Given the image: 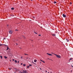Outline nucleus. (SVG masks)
Masks as SVG:
<instances>
[{
    "mask_svg": "<svg viewBox=\"0 0 73 73\" xmlns=\"http://www.w3.org/2000/svg\"><path fill=\"white\" fill-rule=\"evenodd\" d=\"M54 54L55 55V56H56V57H57V58H61V56H60V55H58L56 54Z\"/></svg>",
    "mask_w": 73,
    "mask_h": 73,
    "instance_id": "nucleus-1",
    "label": "nucleus"
},
{
    "mask_svg": "<svg viewBox=\"0 0 73 73\" xmlns=\"http://www.w3.org/2000/svg\"><path fill=\"white\" fill-rule=\"evenodd\" d=\"M9 32L10 34H12V33H13L12 31H11V30H10Z\"/></svg>",
    "mask_w": 73,
    "mask_h": 73,
    "instance_id": "nucleus-2",
    "label": "nucleus"
},
{
    "mask_svg": "<svg viewBox=\"0 0 73 73\" xmlns=\"http://www.w3.org/2000/svg\"><path fill=\"white\" fill-rule=\"evenodd\" d=\"M64 17H66V15H65L64 14H63L62 15Z\"/></svg>",
    "mask_w": 73,
    "mask_h": 73,
    "instance_id": "nucleus-3",
    "label": "nucleus"
},
{
    "mask_svg": "<svg viewBox=\"0 0 73 73\" xmlns=\"http://www.w3.org/2000/svg\"><path fill=\"white\" fill-rule=\"evenodd\" d=\"M23 73H27V71H24V70H23Z\"/></svg>",
    "mask_w": 73,
    "mask_h": 73,
    "instance_id": "nucleus-4",
    "label": "nucleus"
},
{
    "mask_svg": "<svg viewBox=\"0 0 73 73\" xmlns=\"http://www.w3.org/2000/svg\"><path fill=\"white\" fill-rule=\"evenodd\" d=\"M47 54H48V55H49V56H52V55L51 54H49L48 53H47Z\"/></svg>",
    "mask_w": 73,
    "mask_h": 73,
    "instance_id": "nucleus-5",
    "label": "nucleus"
},
{
    "mask_svg": "<svg viewBox=\"0 0 73 73\" xmlns=\"http://www.w3.org/2000/svg\"><path fill=\"white\" fill-rule=\"evenodd\" d=\"M4 57L5 58V59H7V57L5 56Z\"/></svg>",
    "mask_w": 73,
    "mask_h": 73,
    "instance_id": "nucleus-6",
    "label": "nucleus"
},
{
    "mask_svg": "<svg viewBox=\"0 0 73 73\" xmlns=\"http://www.w3.org/2000/svg\"><path fill=\"white\" fill-rule=\"evenodd\" d=\"M15 71H17V68H15Z\"/></svg>",
    "mask_w": 73,
    "mask_h": 73,
    "instance_id": "nucleus-7",
    "label": "nucleus"
},
{
    "mask_svg": "<svg viewBox=\"0 0 73 73\" xmlns=\"http://www.w3.org/2000/svg\"><path fill=\"white\" fill-rule=\"evenodd\" d=\"M40 60L41 61H42V62H44V63H45V62Z\"/></svg>",
    "mask_w": 73,
    "mask_h": 73,
    "instance_id": "nucleus-8",
    "label": "nucleus"
},
{
    "mask_svg": "<svg viewBox=\"0 0 73 73\" xmlns=\"http://www.w3.org/2000/svg\"><path fill=\"white\" fill-rule=\"evenodd\" d=\"M11 10H14V8H13V7H12L11 8Z\"/></svg>",
    "mask_w": 73,
    "mask_h": 73,
    "instance_id": "nucleus-9",
    "label": "nucleus"
},
{
    "mask_svg": "<svg viewBox=\"0 0 73 73\" xmlns=\"http://www.w3.org/2000/svg\"><path fill=\"white\" fill-rule=\"evenodd\" d=\"M15 62L16 63H17V61L16 60H15Z\"/></svg>",
    "mask_w": 73,
    "mask_h": 73,
    "instance_id": "nucleus-10",
    "label": "nucleus"
},
{
    "mask_svg": "<svg viewBox=\"0 0 73 73\" xmlns=\"http://www.w3.org/2000/svg\"><path fill=\"white\" fill-rule=\"evenodd\" d=\"M9 49V48H8V47H7V50H8Z\"/></svg>",
    "mask_w": 73,
    "mask_h": 73,
    "instance_id": "nucleus-11",
    "label": "nucleus"
},
{
    "mask_svg": "<svg viewBox=\"0 0 73 73\" xmlns=\"http://www.w3.org/2000/svg\"><path fill=\"white\" fill-rule=\"evenodd\" d=\"M34 62H36V60H34Z\"/></svg>",
    "mask_w": 73,
    "mask_h": 73,
    "instance_id": "nucleus-12",
    "label": "nucleus"
},
{
    "mask_svg": "<svg viewBox=\"0 0 73 73\" xmlns=\"http://www.w3.org/2000/svg\"><path fill=\"white\" fill-rule=\"evenodd\" d=\"M23 65L24 66H26V65L25 64H23Z\"/></svg>",
    "mask_w": 73,
    "mask_h": 73,
    "instance_id": "nucleus-13",
    "label": "nucleus"
},
{
    "mask_svg": "<svg viewBox=\"0 0 73 73\" xmlns=\"http://www.w3.org/2000/svg\"><path fill=\"white\" fill-rule=\"evenodd\" d=\"M0 57H1V58L2 59V58H3L2 57V56H0Z\"/></svg>",
    "mask_w": 73,
    "mask_h": 73,
    "instance_id": "nucleus-14",
    "label": "nucleus"
},
{
    "mask_svg": "<svg viewBox=\"0 0 73 73\" xmlns=\"http://www.w3.org/2000/svg\"><path fill=\"white\" fill-rule=\"evenodd\" d=\"M67 42H69V40L67 39H66Z\"/></svg>",
    "mask_w": 73,
    "mask_h": 73,
    "instance_id": "nucleus-15",
    "label": "nucleus"
},
{
    "mask_svg": "<svg viewBox=\"0 0 73 73\" xmlns=\"http://www.w3.org/2000/svg\"><path fill=\"white\" fill-rule=\"evenodd\" d=\"M9 54H10V52L9 51H8Z\"/></svg>",
    "mask_w": 73,
    "mask_h": 73,
    "instance_id": "nucleus-16",
    "label": "nucleus"
},
{
    "mask_svg": "<svg viewBox=\"0 0 73 73\" xmlns=\"http://www.w3.org/2000/svg\"><path fill=\"white\" fill-rule=\"evenodd\" d=\"M29 66H28L27 67V68H29Z\"/></svg>",
    "mask_w": 73,
    "mask_h": 73,
    "instance_id": "nucleus-17",
    "label": "nucleus"
},
{
    "mask_svg": "<svg viewBox=\"0 0 73 73\" xmlns=\"http://www.w3.org/2000/svg\"><path fill=\"white\" fill-rule=\"evenodd\" d=\"M3 45V44H0V46H2V45Z\"/></svg>",
    "mask_w": 73,
    "mask_h": 73,
    "instance_id": "nucleus-18",
    "label": "nucleus"
},
{
    "mask_svg": "<svg viewBox=\"0 0 73 73\" xmlns=\"http://www.w3.org/2000/svg\"><path fill=\"white\" fill-rule=\"evenodd\" d=\"M72 60V58H71L69 60V61H70V60Z\"/></svg>",
    "mask_w": 73,
    "mask_h": 73,
    "instance_id": "nucleus-19",
    "label": "nucleus"
},
{
    "mask_svg": "<svg viewBox=\"0 0 73 73\" xmlns=\"http://www.w3.org/2000/svg\"><path fill=\"white\" fill-rule=\"evenodd\" d=\"M54 3H55V4H56V2L54 1Z\"/></svg>",
    "mask_w": 73,
    "mask_h": 73,
    "instance_id": "nucleus-20",
    "label": "nucleus"
},
{
    "mask_svg": "<svg viewBox=\"0 0 73 73\" xmlns=\"http://www.w3.org/2000/svg\"><path fill=\"white\" fill-rule=\"evenodd\" d=\"M52 35H53V36H56V35L54 34H53Z\"/></svg>",
    "mask_w": 73,
    "mask_h": 73,
    "instance_id": "nucleus-21",
    "label": "nucleus"
},
{
    "mask_svg": "<svg viewBox=\"0 0 73 73\" xmlns=\"http://www.w3.org/2000/svg\"><path fill=\"white\" fill-rule=\"evenodd\" d=\"M9 69L10 70H11V68H9Z\"/></svg>",
    "mask_w": 73,
    "mask_h": 73,
    "instance_id": "nucleus-22",
    "label": "nucleus"
},
{
    "mask_svg": "<svg viewBox=\"0 0 73 73\" xmlns=\"http://www.w3.org/2000/svg\"><path fill=\"white\" fill-rule=\"evenodd\" d=\"M29 66H32V65L31 64H29Z\"/></svg>",
    "mask_w": 73,
    "mask_h": 73,
    "instance_id": "nucleus-23",
    "label": "nucleus"
},
{
    "mask_svg": "<svg viewBox=\"0 0 73 73\" xmlns=\"http://www.w3.org/2000/svg\"><path fill=\"white\" fill-rule=\"evenodd\" d=\"M33 64H35V65H36V63H35L33 62Z\"/></svg>",
    "mask_w": 73,
    "mask_h": 73,
    "instance_id": "nucleus-24",
    "label": "nucleus"
},
{
    "mask_svg": "<svg viewBox=\"0 0 73 73\" xmlns=\"http://www.w3.org/2000/svg\"><path fill=\"white\" fill-rule=\"evenodd\" d=\"M5 45V46H7V45H5V44H4V45Z\"/></svg>",
    "mask_w": 73,
    "mask_h": 73,
    "instance_id": "nucleus-25",
    "label": "nucleus"
},
{
    "mask_svg": "<svg viewBox=\"0 0 73 73\" xmlns=\"http://www.w3.org/2000/svg\"><path fill=\"white\" fill-rule=\"evenodd\" d=\"M25 54V55H28V54Z\"/></svg>",
    "mask_w": 73,
    "mask_h": 73,
    "instance_id": "nucleus-26",
    "label": "nucleus"
},
{
    "mask_svg": "<svg viewBox=\"0 0 73 73\" xmlns=\"http://www.w3.org/2000/svg\"><path fill=\"white\" fill-rule=\"evenodd\" d=\"M49 69H50V70H52V69H50V68H49Z\"/></svg>",
    "mask_w": 73,
    "mask_h": 73,
    "instance_id": "nucleus-27",
    "label": "nucleus"
},
{
    "mask_svg": "<svg viewBox=\"0 0 73 73\" xmlns=\"http://www.w3.org/2000/svg\"><path fill=\"white\" fill-rule=\"evenodd\" d=\"M35 33L36 34H37V33L36 32H35Z\"/></svg>",
    "mask_w": 73,
    "mask_h": 73,
    "instance_id": "nucleus-28",
    "label": "nucleus"
},
{
    "mask_svg": "<svg viewBox=\"0 0 73 73\" xmlns=\"http://www.w3.org/2000/svg\"><path fill=\"white\" fill-rule=\"evenodd\" d=\"M39 36H41V35H39Z\"/></svg>",
    "mask_w": 73,
    "mask_h": 73,
    "instance_id": "nucleus-29",
    "label": "nucleus"
},
{
    "mask_svg": "<svg viewBox=\"0 0 73 73\" xmlns=\"http://www.w3.org/2000/svg\"><path fill=\"white\" fill-rule=\"evenodd\" d=\"M3 40H5V38H4L3 39Z\"/></svg>",
    "mask_w": 73,
    "mask_h": 73,
    "instance_id": "nucleus-30",
    "label": "nucleus"
},
{
    "mask_svg": "<svg viewBox=\"0 0 73 73\" xmlns=\"http://www.w3.org/2000/svg\"><path fill=\"white\" fill-rule=\"evenodd\" d=\"M21 58H23V56L21 57Z\"/></svg>",
    "mask_w": 73,
    "mask_h": 73,
    "instance_id": "nucleus-31",
    "label": "nucleus"
},
{
    "mask_svg": "<svg viewBox=\"0 0 73 73\" xmlns=\"http://www.w3.org/2000/svg\"><path fill=\"white\" fill-rule=\"evenodd\" d=\"M19 61H18V63H19Z\"/></svg>",
    "mask_w": 73,
    "mask_h": 73,
    "instance_id": "nucleus-32",
    "label": "nucleus"
},
{
    "mask_svg": "<svg viewBox=\"0 0 73 73\" xmlns=\"http://www.w3.org/2000/svg\"><path fill=\"white\" fill-rule=\"evenodd\" d=\"M23 64V63H21V65H22Z\"/></svg>",
    "mask_w": 73,
    "mask_h": 73,
    "instance_id": "nucleus-33",
    "label": "nucleus"
},
{
    "mask_svg": "<svg viewBox=\"0 0 73 73\" xmlns=\"http://www.w3.org/2000/svg\"><path fill=\"white\" fill-rule=\"evenodd\" d=\"M40 70H41V68H40Z\"/></svg>",
    "mask_w": 73,
    "mask_h": 73,
    "instance_id": "nucleus-34",
    "label": "nucleus"
},
{
    "mask_svg": "<svg viewBox=\"0 0 73 73\" xmlns=\"http://www.w3.org/2000/svg\"><path fill=\"white\" fill-rule=\"evenodd\" d=\"M19 72H21V71H20Z\"/></svg>",
    "mask_w": 73,
    "mask_h": 73,
    "instance_id": "nucleus-35",
    "label": "nucleus"
},
{
    "mask_svg": "<svg viewBox=\"0 0 73 73\" xmlns=\"http://www.w3.org/2000/svg\"><path fill=\"white\" fill-rule=\"evenodd\" d=\"M15 31H18V30H16Z\"/></svg>",
    "mask_w": 73,
    "mask_h": 73,
    "instance_id": "nucleus-36",
    "label": "nucleus"
},
{
    "mask_svg": "<svg viewBox=\"0 0 73 73\" xmlns=\"http://www.w3.org/2000/svg\"><path fill=\"white\" fill-rule=\"evenodd\" d=\"M26 58L27 59H28V58Z\"/></svg>",
    "mask_w": 73,
    "mask_h": 73,
    "instance_id": "nucleus-37",
    "label": "nucleus"
},
{
    "mask_svg": "<svg viewBox=\"0 0 73 73\" xmlns=\"http://www.w3.org/2000/svg\"><path fill=\"white\" fill-rule=\"evenodd\" d=\"M22 73H24V72H22Z\"/></svg>",
    "mask_w": 73,
    "mask_h": 73,
    "instance_id": "nucleus-38",
    "label": "nucleus"
},
{
    "mask_svg": "<svg viewBox=\"0 0 73 73\" xmlns=\"http://www.w3.org/2000/svg\"><path fill=\"white\" fill-rule=\"evenodd\" d=\"M46 72H47V71H46Z\"/></svg>",
    "mask_w": 73,
    "mask_h": 73,
    "instance_id": "nucleus-39",
    "label": "nucleus"
},
{
    "mask_svg": "<svg viewBox=\"0 0 73 73\" xmlns=\"http://www.w3.org/2000/svg\"><path fill=\"white\" fill-rule=\"evenodd\" d=\"M50 60H51V61H53V60H52L51 59H50Z\"/></svg>",
    "mask_w": 73,
    "mask_h": 73,
    "instance_id": "nucleus-40",
    "label": "nucleus"
},
{
    "mask_svg": "<svg viewBox=\"0 0 73 73\" xmlns=\"http://www.w3.org/2000/svg\"><path fill=\"white\" fill-rule=\"evenodd\" d=\"M50 60H51V61H53V60H52L51 59H50Z\"/></svg>",
    "mask_w": 73,
    "mask_h": 73,
    "instance_id": "nucleus-41",
    "label": "nucleus"
},
{
    "mask_svg": "<svg viewBox=\"0 0 73 73\" xmlns=\"http://www.w3.org/2000/svg\"><path fill=\"white\" fill-rule=\"evenodd\" d=\"M72 66V68H73V66Z\"/></svg>",
    "mask_w": 73,
    "mask_h": 73,
    "instance_id": "nucleus-42",
    "label": "nucleus"
},
{
    "mask_svg": "<svg viewBox=\"0 0 73 73\" xmlns=\"http://www.w3.org/2000/svg\"><path fill=\"white\" fill-rule=\"evenodd\" d=\"M47 59H48V60H49V58H48Z\"/></svg>",
    "mask_w": 73,
    "mask_h": 73,
    "instance_id": "nucleus-43",
    "label": "nucleus"
},
{
    "mask_svg": "<svg viewBox=\"0 0 73 73\" xmlns=\"http://www.w3.org/2000/svg\"><path fill=\"white\" fill-rule=\"evenodd\" d=\"M31 1H33V0H31Z\"/></svg>",
    "mask_w": 73,
    "mask_h": 73,
    "instance_id": "nucleus-44",
    "label": "nucleus"
},
{
    "mask_svg": "<svg viewBox=\"0 0 73 73\" xmlns=\"http://www.w3.org/2000/svg\"><path fill=\"white\" fill-rule=\"evenodd\" d=\"M13 61H14V59H13Z\"/></svg>",
    "mask_w": 73,
    "mask_h": 73,
    "instance_id": "nucleus-45",
    "label": "nucleus"
},
{
    "mask_svg": "<svg viewBox=\"0 0 73 73\" xmlns=\"http://www.w3.org/2000/svg\"><path fill=\"white\" fill-rule=\"evenodd\" d=\"M41 62H40V64H41Z\"/></svg>",
    "mask_w": 73,
    "mask_h": 73,
    "instance_id": "nucleus-46",
    "label": "nucleus"
},
{
    "mask_svg": "<svg viewBox=\"0 0 73 73\" xmlns=\"http://www.w3.org/2000/svg\"><path fill=\"white\" fill-rule=\"evenodd\" d=\"M17 45V44H16Z\"/></svg>",
    "mask_w": 73,
    "mask_h": 73,
    "instance_id": "nucleus-47",
    "label": "nucleus"
},
{
    "mask_svg": "<svg viewBox=\"0 0 73 73\" xmlns=\"http://www.w3.org/2000/svg\"><path fill=\"white\" fill-rule=\"evenodd\" d=\"M14 73H16V72H15Z\"/></svg>",
    "mask_w": 73,
    "mask_h": 73,
    "instance_id": "nucleus-48",
    "label": "nucleus"
},
{
    "mask_svg": "<svg viewBox=\"0 0 73 73\" xmlns=\"http://www.w3.org/2000/svg\"><path fill=\"white\" fill-rule=\"evenodd\" d=\"M50 73H52V72H51Z\"/></svg>",
    "mask_w": 73,
    "mask_h": 73,
    "instance_id": "nucleus-49",
    "label": "nucleus"
},
{
    "mask_svg": "<svg viewBox=\"0 0 73 73\" xmlns=\"http://www.w3.org/2000/svg\"><path fill=\"white\" fill-rule=\"evenodd\" d=\"M48 73H49V72H48Z\"/></svg>",
    "mask_w": 73,
    "mask_h": 73,
    "instance_id": "nucleus-50",
    "label": "nucleus"
},
{
    "mask_svg": "<svg viewBox=\"0 0 73 73\" xmlns=\"http://www.w3.org/2000/svg\"><path fill=\"white\" fill-rule=\"evenodd\" d=\"M10 61H11V60H10Z\"/></svg>",
    "mask_w": 73,
    "mask_h": 73,
    "instance_id": "nucleus-51",
    "label": "nucleus"
},
{
    "mask_svg": "<svg viewBox=\"0 0 73 73\" xmlns=\"http://www.w3.org/2000/svg\"><path fill=\"white\" fill-rule=\"evenodd\" d=\"M21 73H22V72H21Z\"/></svg>",
    "mask_w": 73,
    "mask_h": 73,
    "instance_id": "nucleus-52",
    "label": "nucleus"
}]
</instances>
